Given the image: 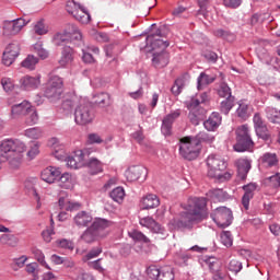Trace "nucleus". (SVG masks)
Here are the masks:
<instances>
[{
  "mask_svg": "<svg viewBox=\"0 0 280 280\" xmlns=\"http://www.w3.org/2000/svg\"><path fill=\"white\" fill-rule=\"evenodd\" d=\"M182 207L185 211L180 213L179 226H191L195 222H202L207 218V199L205 198H189Z\"/></svg>",
  "mask_w": 280,
  "mask_h": 280,
  "instance_id": "f257e3e1",
  "label": "nucleus"
},
{
  "mask_svg": "<svg viewBox=\"0 0 280 280\" xmlns=\"http://www.w3.org/2000/svg\"><path fill=\"white\" fill-rule=\"evenodd\" d=\"M200 141H207V135L201 133L197 137H184L179 140V154L186 161H196L200 156L202 145Z\"/></svg>",
  "mask_w": 280,
  "mask_h": 280,
  "instance_id": "f03ea898",
  "label": "nucleus"
},
{
  "mask_svg": "<svg viewBox=\"0 0 280 280\" xmlns=\"http://www.w3.org/2000/svg\"><path fill=\"white\" fill-rule=\"evenodd\" d=\"M105 230L106 219L95 218L92 224L82 233L81 240L85 242V244H93V242H97V240L104 237Z\"/></svg>",
  "mask_w": 280,
  "mask_h": 280,
  "instance_id": "7ed1b4c3",
  "label": "nucleus"
},
{
  "mask_svg": "<svg viewBox=\"0 0 280 280\" xmlns=\"http://www.w3.org/2000/svg\"><path fill=\"white\" fill-rule=\"evenodd\" d=\"M253 139L250 138V130L248 125H243L236 129V143L234 144L235 152H248L253 150Z\"/></svg>",
  "mask_w": 280,
  "mask_h": 280,
  "instance_id": "20e7f679",
  "label": "nucleus"
},
{
  "mask_svg": "<svg viewBox=\"0 0 280 280\" xmlns=\"http://www.w3.org/2000/svg\"><path fill=\"white\" fill-rule=\"evenodd\" d=\"M95 119V110H93V105L91 103L81 101L80 105L74 112V121L79 126H86Z\"/></svg>",
  "mask_w": 280,
  "mask_h": 280,
  "instance_id": "39448f33",
  "label": "nucleus"
},
{
  "mask_svg": "<svg viewBox=\"0 0 280 280\" xmlns=\"http://www.w3.org/2000/svg\"><path fill=\"white\" fill-rule=\"evenodd\" d=\"M65 81L62 78L58 75H52L49 78L46 83V88L44 91L45 97L51 100V102H56V100H60L63 93Z\"/></svg>",
  "mask_w": 280,
  "mask_h": 280,
  "instance_id": "423d86ee",
  "label": "nucleus"
},
{
  "mask_svg": "<svg viewBox=\"0 0 280 280\" xmlns=\"http://www.w3.org/2000/svg\"><path fill=\"white\" fill-rule=\"evenodd\" d=\"M16 152H25V143L19 140H3L0 144V154L5 156L7 161Z\"/></svg>",
  "mask_w": 280,
  "mask_h": 280,
  "instance_id": "0eeeda50",
  "label": "nucleus"
},
{
  "mask_svg": "<svg viewBox=\"0 0 280 280\" xmlns=\"http://www.w3.org/2000/svg\"><path fill=\"white\" fill-rule=\"evenodd\" d=\"M211 218L221 229H226L233 222V211L226 207H219L211 214Z\"/></svg>",
  "mask_w": 280,
  "mask_h": 280,
  "instance_id": "6e6552de",
  "label": "nucleus"
},
{
  "mask_svg": "<svg viewBox=\"0 0 280 280\" xmlns=\"http://www.w3.org/2000/svg\"><path fill=\"white\" fill-rule=\"evenodd\" d=\"M91 155V151L89 149L77 150L72 155H69L66 159L67 167L70 170H80V167H84L86 165V156Z\"/></svg>",
  "mask_w": 280,
  "mask_h": 280,
  "instance_id": "1a4fd4ad",
  "label": "nucleus"
},
{
  "mask_svg": "<svg viewBox=\"0 0 280 280\" xmlns=\"http://www.w3.org/2000/svg\"><path fill=\"white\" fill-rule=\"evenodd\" d=\"M208 176H220V172H224L226 168V162L222 156L218 154H210L207 159Z\"/></svg>",
  "mask_w": 280,
  "mask_h": 280,
  "instance_id": "9d476101",
  "label": "nucleus"
},
{
  "mask_svg": "<svg viewBox=\"0 0 280 280\" xmlns=\"http://www.w3.org/2000/svg\"><path fill=\"white\" fill-rule=\"evenodd\" d=\"M28 22L30 20H25L23 18L5 22L3 26L4 36H16V34H19V32H21L23 27L28 24Z\"/></svg>",
  "mask_w": 280,
  "mask_h": 280,
  "instance_id": "9b49d317",
  "label": "nucleus"
},
{
  "mask_svg": "<svg viewBox=\"0 0 280 280\" xmlns=\"http://www.w3.org/2000/svg\"><path fill=\"white\" fill-rule=\"evenodd\" d=\"M125 176L129 183H135V180H145V178H148V168L141 165H133L125 172Z\"/></svg>",
  "mask_w": 280,
  "mask_h": 280,
  "instance_id": "f8f14e48",
  "label": "nucleus"
},
{
  "mask_svg": "<svg viewBox=\"0 0 280 280\" xmlns=\"http://www.w3.org/2000/svg\"><path fill=\"white\" fill-rule=\"evenodd\" d=\"M161 38H163V31L158 28L155 33L147 36V43L151 44L152 49H162V51H165L170 47V42Z\"/></svg>",
  "mask_w": 280,
  "mask_h": 280,
  "instance_id": "ddd939ff",
  "label": "nucleus"
},
{
  "mask_svg": "<svg viewBox=\"0 0 280 280\" xmlns=\"http://www.w3.org/2000/svg\"><path fill=\"white\" fill-rule=\"evenodd\" d=\"M21 51V47L19 43L9 44L3 52L2 62L5 67H10L16 58H19V54Z\"/></svg>",
  "mask_w": 280,
  "mask_h": 280,
  "instance_id": "4468645a",
  "label": "nucleus"
},
{
  "mask_svg": "<svg viewBox=\"0 0 280 280\" xmlns=\"http://www.w3.org/2000/svg\"><path fill=\"white\" fill-rule=\"evenodd\" d=\"M178 117H180V109L171 112L163 118L161 130L165 137H170V135H172V126Z\"/></svg>",
  "mask_w": 280,
  "mask_h": 280,
  "instance_id": "2eb2a0df",
  "label": "nucleus"
},
{
  "mask_svg": "<svg viewBox=\"0 0 280 280\" xmlns=\"http://www.w3.org/2000/svg\"><path fill=\"white\" fill-rule=\"evenodd\" d=\"M244 195L242 197V205L246 211H248V207L250 205V200H253V197L255 196V191H257V184L256 183H249L247 185L243 186Z\"/></svg>",
  "mask_w": 280,
  "mask_h": 280,
  "instance_id": "dca6fc26",
  "label": "nucleus"
},
{
  "mask_svg": "<svg viewBox=\"0 0 280 280\" xmlns=\"http://www.w3.org/2000/svg\"><path fill=\"white\" fill-rule=\"evenodd\" d=\"M139 223L141 226H145V229H149L152 233H160L161 235H164L165 229L159 224L152 217H144L139 220Z\"/></svg>",
  "mask_w": 280,
  "mask_h": 280,
  "instance_id": "f3484780",
  "label": "nucleus"
},
{
  "mask_svg": "<svg viewBox=\"0 0 280 280\" xmlns=\"http://www.w3.org/2000/svg\"><path fill=\"white\" fill-rule=\"evenodd\" d=\"M60 174L61 172L59 168L49 166L42 171L40 178L44 183L51 185V183H56V180L60 178Z\"/></svg>",
  "mask_w": 280,
  "mask_h": 280,
  "instance_id": "a211bd4d",
  "label": "nucleus"
},
{
  "mask_svg": "<svg viewBox=\"0 0 280 280\" xmlns=\"http://www.w3.org/2000/svg\"><path fill=\"white\" fill-rule=\"evenodd\" d=\"M73 222L79 229H84L93 222V215L88 211H80L73 218Z\"/></svg>",
  "mask_w": 280,
  "mask_h": 280,
  "instance_id": "6ab92c4d",
  "label": "nucleus"
},
{
  "mask_svg": "<svg viewBox=\"0 0 280 280\" xmlns=\"http://www.w3.org/2000/svg\"><path fill=\"white\" fill-rule=\"evenodd\" d=\"M31 108L32 104L27 101H23L22 103L12 106L11 115L13 118L21 117V115L25 117Z\"/></svg>",
  "mask_w": 280,
  "mask_h": 280,
  "instance_id": "aec40b11",
  "label": "nucleus"
},
{
  "mask_svg": "<svg viewBox=\"0 0 280 280\" xmlns=\"http://www.w3.org/2000/svg\"><path fill=\"white\" fill-rule=\"evenodd\" d=\"M152 63L158 69L167 67V65L170 63V54H167L165 50H162L161 52H153Z\"/></svg>",
  "mask_w": 280,
  "mask_h": 280,
  "instance_id": "412c9836",
  "label": "nucleus"
},
{
  "mask_svg": "<svg viewBox=\"0 0 280 280\" xmlns=\"http://www.w3.org/2000/svg\"><path fill=\"white\" fill-rule=\"evenodd\" d=\"M20 84L25 89V91L38 89V86H40V77L25 75L20 80Z\"/></svg>",
  "mask_w": 280,
  "mask_h": 280,
  "instance_id": "4be33fe9",
  "label": "nucleus"
},
{
  "mask_svg": "<svg viewBox=\"0 0 280 280\" xmlns=\"http://www.w3.org/2000/svg\"><path fill=\"white\" fill-rule=\"evenodd\" d=\"M238 178L241 180H246V176H248V172H250V162L246 159H240L236 161Z\"/></svg>",
  "mask_w": 280,
  "mask_h": 280,
  "instance_id": "5701e85b",
  "label": "nucleus"
},
{
  "mask_svg": "<svg viewBox=\"0 0 280 280\" xmlns=\"http://www.w3.org/2000/svg\"><path fill=\"white\" fill-rule=\"evenodd\" d=\"M236 115L240 117V119H244V121H246V119L253 115V106L244 101H241L238 103V108L236 109Z\"/></svg>",
  "mask_w": 280,
  "mask_h": 280,
  "instance_id": "b1692460",
  "label": "nucleus"
},
{
  "mask_svg": "<svg viewBox=\"0 0 280 280\" xmlns=\"http://www.w3.org/2000/svg\"><path fill=\"white\" fill-rule=\"evenodd\" d=\"M141 205L142 209H156L161 205V201L156 195L149 194L142 198Z\"/></svg>",
  "mask_w": 280,
  "mask_h": 280,
  "instance_id": "393cba45",
  "label": "nucleus"
},
{
  "mask_svg": "<svg viewBox=\"0 0 280 280\" xmlns=\"http://www.w3.org/2000/svg\"><path fill=\"white\" fill-rule=\"evenodd\" d=\"M222 124V117L219 113H212L210 117L203 122V126L206 129H208L210 132L215 130L218 126Z\"/></svg>",
  "mask_w": 280,
  "mask_h": 280,
  "instance_id": "a878e982",
  "label": "nucleus"
},
{
  "mask_svg": "<svg viewBox=\"0 0 280 280\" xmlns=\"http://www.w3.org/2000/svg\"><path fill=\"white\" fill-rule=\"evenodd\" d=\"M73 62V48L71 46H65L61 51V58L59 60L60 67H67Z\"/></svg>",
  "mask_w": 280,
  "mask_h": 280,
  "instance_id": "bb28decb",
  "label": "nucleus"
},
{
  "mask_svg": "<svg viewBox=\"0 0 280 280\" xmlns=\"http://www.w3.org/2000/svg\"><path fill=\"white\" fill-rule=\"evenodd\" d=\"M188 119L192 126H198L205 119V109L194 108L188 114Z\"/></svg>",
  "mask_w": 280,
  "mask_h": 280,
  "instance_id": "cd10ccee",
  "label": "nucleus"
},
{
  "mask_svg": "<svg viewBox=\"0 0 280 280\" xmlns=\"http://www.w3.org/2000/svg\"><path fill=\"white\" fill-rule=\"evenodd\" d=\"M49 148H54L55 158L59 161L62 160V156H65V150L62 149V145L60 144V140L58 138H51L48 140Z\"/></svg>",
  "mask_w": 280,
  "mask_h": 280,
  "instance_id": "c85d7f7f",
  "label": "nucleus"
},
{
  "mask_svg": "<svg viewBox=\"0 0 280 280\" xmlns=\"http://www.w3.org/2000/svg\"><path fill=\"white\" fill-rule=\"evenodd\" d=\"M213 82H215V77L201 72L197 79V89L201 91L203 86H209V84H213Z\"/></svg>",
  "mask_w": 280,
  "mask_h": 280,
  "instance_id": "c756f323",
  "label": "nucleus"
},
{
  "mask_svg": "<svg viewBox=\"0 0 280 280\" xmlns=\"http://www.w3.org/2000/svg\"><path fill=\"white\" fill-rule=\"evenodd\" d=\"M73 18L79 21V23H82L83 25H89L91 23V14L86 9L81 7L73 15Z\"/></svg>",
  "mask_w": 280,
  "mask_h": 280,
  "instance_id": "7c9ffc66",
  "label": "nucleus"
},
{
  "mask_svg": "<svg viewBox=\"0 0 280 280\" xmlns=\"http://www.w3.org/2000/svg\"><path fill=\"white\" fill-rule=\"evenodd\" d=\"M109 197L114 202H117V205H121L124 202V198H126V190L124 187H116L109 192Z\"/></svg>",
  "mask_w": 280,
  "mask_h": 280,
  "instance_id": "2f4dec72",
  "label": "nucleus"
},
{
  "mask_svg": "<svg viewBox=\"0 0 280 280\" xmlns=\"http://www.w3.org/2000/svg\"><path fill=\"white\" fill-rule=\"evenodd\" d=\"M266 117L271 124H279L280 125V109L275 107H266L265 109Z\"/></svg>",
  "mask_w": 280,
  "mask_h": 280,
  "instance_id": "473e14b6",
  "label": "nucleus"
},
{
  "mask_svg": "<svg viewBox=\"0 0 280 280\" xmlns=\"http://www.w3.org/2000/svg\"><path fill=\"white\" fill-rule=\"evenodd\" d=\"M261 163L265 165V167H276V165L279 163V160L275 153H265L261 156Z\"/></svg>",
  "mask_w": 280,
  "mask_h": 280,
  "instance_id": "72a5a7b5",
  "label": "nucleus"
},
{
  "mask_svg": "<svg viewBox=\"0 0 280 280\" xmlns=\"http://www.w3.org/2000/svg\"><path fill=\"white\" fill-rule=\"evenodd\" d=\"M59 207L65 211H75V209H80V203L71 202L68 198L61 197L59 198Z\"/></svg>",
  "mask_w": 280,
  "mask_h": 280,
  "instance_id": "f704fd0d",
  "label": "nucleus"
},
{
  "mask_svg": "<svg viewBox=\"0 0 280 280\" xmlns=\"http://www.w3.org/2000/svg\"><path fill=\"white\" fill-rule=\"evenodd\" d=\"M59 187L62 189H73V177L69 173H63L59 177Z\"/></svg>",
  "mask_w": 280,
  "mask_h": 280,
  "instance_id": "c9c22d12",
  "label": "nucleus"
},
{
  "mask_svg": "<svg viewBox=\"0 0 280 280\" xmlns=\"http://www.w3.org/2000/svg\"><path fill=\"white\" fill-rule=\"evenodd\" d=\"M262 185L266 187H272L273 189H277L280 187V173H276L272 176H269L262 180Z\"/></svg>",
  "mask_w": 280,
  "mask_h": 280,
  "instance_id": "e433bc0d",
  "label": "nucleus"
},
{
  "mask_svg": "<svg viewBox=\"0 0 280 280\" xmlns=\"http://www.w3.org/2000/svg\"><path fill=\"white\" fill-rule=\"evenodd\" d=\"M22 67L24 69H28V71H34L36 69V66L38 65V58L34 55H28L23 61Z\"/></svg>",
  "mask_w": 280,
  "mask_h": 280,
  "instance_id": "4c0bfd02",
  "label": "nucleus"
},
{
  "mask_svg": "<svg viewBox=\"0 0 280 280\" xmlns=\"http://www.w3.org/2000/svg\"><path fill=\"white\" fill-rule=\"evenodd\" d=\"M25 118V124L27 126H34V124H38V113L36 112V108L34 106H32L28 109V113H26V115H24Z\"/></svg>",
  "mask_w": 280,
  "mask_h": 280,
  "instance_id": "58836bf2",
  "label": "nucleus"
},
{
  "mask_svg": "<svg viewBox=\"0 0 280 280\" xmlns=\"http://www.w3.org/2000/svg\"><path fill=\"white\" fill-rule=\"evenodd\" d=\"M68 36L70 40H82V32L74 24H69L67 26Z\"/></svg>",
  "mask_w": 280,
  "mask_h": 280,
  "instance_id": "ea45409f",
  "label": "nucleus"
},
{
  "mask_svg": "<svg viewBox=\"0 0 280 280\" xmlns=\"http://www.w3.org/2000/svg\"><path fill=\"white\" fill-rule=\"evenodd\" d=\"M86 159H89V156L85 158V165L91 168L92 174H97L102 171V162H100V160L92 158L86 162Z\"/></svg>",
  "mask_w": 280,
  "mask_h": 280,
  "instance_id": "a19ab883",
  "label": "nucleus"
},
{
  "mask_svg": "<svg viewBox=\"0 0 280 280\" xmlns=\"http://www.w3.org/2000/svg\"><path fill=\"white\" fill-rule=\"evenodd\" d=\"M235 104V97H228L221 102L220 110L223 115H229L231 113V108H233Z\"/></svg>",
  "mask_w": 280,
  "mask_h": 280,
  "instance_id": "79ce46f5",
  "label": "nucleus"
},
{
  "mask_svg": "<svg viewBox=\"0 0 280 280\" xmlns=\"http://www.w3.org/2000/svg\"><path fill=\"white\" fill-rule=\"evenodd\" d=\"M209 196L212 200H214L217 202H222V201L226 200L228 195L224 192L223 189L217 188V189L210 190Z\"/></svg>",
  "mask_w": 280,
  "mask_h": 280,
  "instance_id": "37998d69",
  "label": "nucleus"
},
{
  "mask_svg": "<svg viewBox=\"0 0 280 280\" xmlns=\"http://www.w3.org/2000/svg\"><path fill=\"white\" fill-rule=\"evenodd\" d=\"M206 264L214 275H220V261L215 257H209L206 259Z\"/></svg>",
  "mask_w": 280,
  "mask_h": 280,
  "instance_id": "c03bdc74",
  "label": "nucleus"
},
{
  "mask_svg": "<svg viewBox=\"0 0 280 280\" xmlns=\"http://www.w3.org/2000/svg\"><path fill=\"white\" fill-rule=\"evenodd\" d=\"M8 161L13 170L21 167V162L23 161V152L13 153L12 156H9Z\"/></svg>",
  "mask_w": 280,
  "mask_h": 280,
  "instance_id": "a18cd8bd",
  "label": "nucleus"
},
{
  "mask_svg": "<svg viewBox=\"0 0 280 280\" xmlns=\"http://www.w3.org/2000/svg\"><path fill=\"white\" fill-rule=\"evenodd\" d=\"M0 244H7L8 246H15L19 244V238L14 234H2L0 236Z\"/></svg>",
  "mask_w": 280,
  "mask_h": 280,
  "instance_id": "49530a36",
  "label": "nucleus"
},
{
  "mask_svg": "<svg viewBox=\"0 0 280 280\" xmlns=\"http://www.w3.org/2000/svg\"><path fill=\"white\" fill-rule=\"evenodd\" d=\"M129 236L133 238L135 242H142L143 244H150V238L145 236L141 231L133 230L129 232Z\"/></svg>",
  "mask_w": 280,
  "mask_h": 280,
  "instance_id": "de8ad7c7",
  "label": "nucleus"
},
{
  "mask_svg": "<svg viewBox=\"0 0 280 280\" xmlns=\"http://www.w3.org/2000/svg\"><path fill=\"white\" fill-rule=\"evenodd\" d=\"M221 244L226 248H231L233 246V234L230 231H223L221 233Z\"/></svg>",
  "mask_w": 280,
  "mask_h": 280,
  "instance_id": "09e8293b",
  "label": "nucleus"
},
{
  "mask_svg": "<svg viewBox=\"0 0 280 280\" xmlns=\"http://www.w3.org/2000/svg\"><path fill=\"white\" fill-rule=\"evenodd\" d=\"M25 137H28V139H40L43 137V130L38 127L26 129Z\"/></svg>",
  "mask_w": 280,
  "mask_h": 280,
  "instance_id": "8fccbe9b",
  "label": "nucleus"
},
{
  "mask_svg": "<svg viewBox=\"0 0 280 280\" xmlns=\"http://www.w3.org/2000/svg\"><path fill=\"white\" fill-rule=\"evenodd\" d=\"M257 137L259 139H262V141H270V131L268 130V126L259 127L258 129H255Z\"/></svg>",
  "mask_w": 280,
  "mask_h": 280,
  "instance_id": "3c124183",
  "label": "nucleus"
},
{
  "mask_svg": "<svg viewBox=\"0 0 280 280\" xmlns=\"http://www.w3.org/2000/svg\"><path fill=\"white\" fill-rule=\"evenodd\" d=\"M39 148H40V144L38 142H33L31 144V148L27 151V156H28V159H31V161L36 159V156H38V154H40Z\"/></svg>",
  "mask_w": 280,
  "mask_h": 280,
  "instance_id": "603ef678",
  "label": "nucleus"
},
{
  "mask_svg": "<svg viewBox=\"0 0 280 280\" xmlns=\"http://www.w3.org/2000/svg\"><path fill=\"white\" fill-rule=\"evenodd\" d=\"M158 280H174V272L170 267H164L161 269Z\"/></svg>",
  "mask_w": 280,
  "mask_h": 280,
  "instance_id": "864d4df0",
  "label": "nucleus"
},
{
  "mask_svg": "<svg viewBox=\"0 0 280 280\" xmlns=\"http://www.w3.org/2000/svg\"><path fill=\"white\" fill-rule=\"evenodd\" d=\"M218 93L220 97H224L225 100L233 97V95H231V88H229L226 83H221Z\"/></svg>",
  "mask_w": 280,
  "mask_h": 280,
  "instance_id": "5fc2aeb1",
  "label": "nucleus"
},
{
  "mask_svg": "<svg viewBox=\"0 0 280 280\" xmlns=\"http://www.w3.org/2000/svg\"><path fill=\"white\" fill-rule=\"evenodd\" d=\"M69 31L66 28L65 34H57L55 36V45L59 46L62 45L63 43H69Z\"/></svg>",
  "mask_w": 280,
  "mask_h": 280,
  "instance_id": "6e6d98bb",
  "label": "nucleus"
},
{
  "mask_svg": "<svg viewBox=\"0 0 280 280\" xmlns=\"http://www.w3.org/2000/svg\"><path fill=\"white\" fill-rule=\"evenodd\" d=\"M82 8V5L75 3V1H68L66 4V10L68 14L74 16V14Z\"/></svg>",
  "mask_w": 280,
  "mask_h": 280,
  "instance_id": "4d7b16f0",
  "label": "nucleus"
},
{
  "mask_svg": "<svg viewBox=\"0 0 280 280\" xmlns=\"http://www.w3.org/2000/svg\"><path fill=\"white\" fill-rule=\"evenodd\" d=\"M100 255H102V247H96L83 256L82 261H90V259H95V257H100Z\"/></svg>",
  "mask_w": 280,
  "mask_h": 280,
  "instance_id": "13d9d810",
  "label": "nucleus"
},
{
  "mask_svg": "<svg viewBox=\"0 0 280 280\" xmlns=\"http://www.w3.org/2000/svg\"><path fill=\"white\" fill-rule=\"evenodd\" d=\"M147 275L150 279L159 280V277L161 275V269H159L156 266H150L147 269Z\"/></svg>",
  "mask_w": 280,
  "mask_h": 280,
  "instance_id": "bf43d9fd",
  "label": "nucleus"
},
{
  "mask_svg": "<svg viewBox=\"0 0 280 280\" xmlns=\"http://www.w3.org/2000/svg\"><path fill=\"white\" fill-rule=\"evenodd\" d=\"M34 32L35 34H37L38 36H43L45 34H47V32H49L47 30V26H45V23L43 21H38L35 25H34Z\"/></svg>",
  "mask_w": 280,
  "mask_h": 280,
  "instance_id": "052dcab7",
  "label": "nucleus"
},
{
  "mask_svg": "<svg viewBox=\"0 0 280 280\" xmlns=\"http://www.w3.org/2000/svg\"><path fill=\"white\" fill-rule=\"evenodd\" d=\"M229 270L231 272H235V275H237V272H240L242 270V264L240 262V260L237 259H232L230 262H229V266H228Z\"/></svg>",
  "mask_w": 280,
  "mask_h": 280,
  "instance_id": "680f3d73",
  "label": "nucleus"
},
{
  "mask_svg": "<svg viewBox=\"0 0 280 280\" xmlns=\"http://www.w3.org/2000/svg\"><path fill=\"white\" fill-rule=\"evenodd\" d=\"M34 49L37 54V56H39V58H42V60H45L46 58L49 57V52L43 48L42 44H35Z\"/></svg>",
  "mask_w": 280,
  "mask_h": 280,
  "instance_id": "e2e57ef3",
  "label": "nucleus"
},
{
  "mask_svg": "<svg viewBox=\"0 0 280 280\" xmlns=\"http://www.w3.org/2000/svg\"><path fill=\"white\" fill-rule=\"evenodd\" d=\"M1 84H2L3 90L7 93H10V91L14 90V82H12V79H10V78H3L1 80Z\"/></svg>",
  "mask_w": 280,
  "mask_h": 280,
  "instance_id": "0e129e2a",
  "label": "nucleus"
},
{
  "mask_svg": "<svg viewBox=\"0 0 280 280\" xmlns=\"http://www.w3.org/2000/svg\"><path fill=\"white\" fill-rule=\"evenodd\" d=\"M197 1H198V5H199V10H198L197 14L207 16V8L209 5V0H197Z\"/></svg>",
  "mask_w": 280,
  "mask_h": 280,
  "instance_id": "69168bd1",
  "label": "nucleus"
},
{
  "mask_svg": "<svg viewBox=\"0 0 280 280\" xmlns=\"http://www.w3.org/2000/svg\"><path fill=\"white\" fill-rule=\"evenodd\" d=\"M57 244L60 248H66L68 250H73V248H75V245L70 240L66 238L58 241Z\"/></svg>",
  "mask_w": 280,
  "mask_h": 280,
  "instance_id": "338daca9",
  "label": "nucleus"
},
{
  "mask_svg": "<svg viewBox=\"0 0 280 280\" xmlns=\"http://www.w3.org/2000/svg\"><path fill=\"white\" fill-rule=\"evenodd\" d=\"M183 79H177L175 81V84L172 86L171 91L173 95H180V92L183 91Z\"/></svg>",
  "mask_w": 280,
  "mask_h": 280,
  "instance_id": "774afa93",
  "label": "nucleus"
}]
</instances>
